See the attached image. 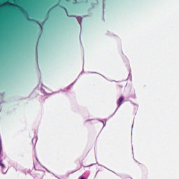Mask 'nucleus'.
<instances>
[{
	"mask_svg": "<svg viewBox=\"0 0 179 179\" xmlns=\"http://www.w3.org/2000/svg\"><path fill=\"white\" fill-rule=\"evenodd\" d=\"M45 173L43 171H38L34 174V179H42L44 178Z\"/></svg>",
	"mask_w": 179,
	"mask_h": 179,
	"instance_id": "obj_1",
	"label": "nucleus"
},
{
	"mask_svg": "<svg viewBox=\"0 0 179 179\" xmlns=\"http://www.w3.org/2000/svg\"><path fill=\"white\" fill-rule=\"evenodd\" d=\"M124 100H125V98L124 97V96H121L117 101V104L118 106V107H121V106H122V102L124 101Z\"/></svg>",
	"mask_w": 179,
	"mask_h": 179,
	"instance_id": "obj_2",
	"label": "nucleus"
},
{
	"mask_svg": "<svg viewBox=\"0 0 179 179\" xmlns=\"http://www.w3.org/2000/svg\"><path fill=\"white\" fill-rule=\"evenodd\" d=\"M8 5H10V6H15V8H17L18 9H20V10H23V8H22L20 6L12 4L10 3H8Z\"/></svg>",
	"mask_w": 179,
	"mask_h": 179,
	"instance_id": "obj_3",
	"label": "nucleus"
},
{
	"mask_svg": "<svg viewBox=\"0 0 179 179\" xmlns=\"http://www.w3.org/2000/svg\"><path fill=\"white\" fill-rule=\"evenodd\" d=\"M2 154V142L0 140V155Z\"/></svg>",
	"mask_w": 179,
	"mask_h": 179,
	"instance_id": "obj_4",
	"label": "nucleus"
},
{
	"mask_svg": "<svg viewBox=\"0 0 179 179\" xmlns=\"http://www.w3.org/2000/svg\"><path fill=\"white\" fill-rule=\"evenodd\" d=\"M0 166L2 169H5V164H3V163H2V160L0 161Z\"/></svg>",
	"mask_w": 179,
	"mask_h": 179,
	"instance_id": "obj_5",
	"label": "nucleus"
},
{
	"mask_svg": "<svg viewBox=\"0 0 179 179\" xmlns=\"http://www.w3.org/2000/svg\"><path fill=\"white\" fill-rule=\"evenodd\" d=\"M2 173H3V174H6V170H3V169H2Z\"/></svg>",
	"mask_w": 179,
	"mask_h": 179,
	"instance_id": "obj_6",
	"label": "nucleus"
},
{
	"mask_svg": "<svg viewBox=\"0 0 179 179\" xmlns=\"http://www.w3.org/2000/svg\"><path fill=\"white\" fill-rule=\"evenodd\" d=\"M80 179H85V177H82Z\"/></svg>",
	"mask_w": 179,
	"mask_h": 179,
	"instance_id": "obj_7",
	"label": "nucleus"
},
{
	"mask_svg": "<svg viewBox=\"0 0 179 179\" xmlns=\"http://www.w3.org/2000/svg\"><path fill=\"white\" fill-rule=\"evenodd\" d=\"M36 51H37V48H36Z\"/></svg>",
	"mask_w": 179,
	"mask_h": 179,
	"instance_id": "obj_8",
	"label": "nucleus"
}]
</instances>
